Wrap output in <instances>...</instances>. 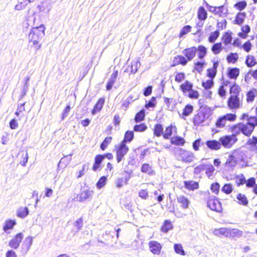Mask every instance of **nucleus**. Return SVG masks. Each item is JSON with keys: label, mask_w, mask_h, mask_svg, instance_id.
Returning a JSON list of instances; mask_svg holds the SVG:
<instances>
[{"label": "nucleus", "mask_w": 257, "mask_h": 257, "mask_svg": "<svg viewBox=\"0 0 257 257\" xmlns=\"http://www.w3.org/2000/svg\"><path fill=\"white\" fill-rule=\"evenodd\" d=\"M45 27L44 25L33 27L29 34V43H32L33 46L36 50L41 47V42L45 36Z\"/></svg>", "instance_id": "nucleus-1"}, {"label": "nucleus", "mask_w": 257, "mask_h": 257, "mask_svg": "<svg viewBox=\"0 0 257 257\" xmlns=\"http://www.w3.org/2000/svg\"><path fill=\"white\" fill-rule=\"evenodd\" d=\"M197 114L194 115L193 122L197 126L208 125V119L212 114L211 110L206 106L204 108H201Z\"/></svg>", "instance_id": "nucleus-2"}, {"label": "nucleus", "mask_w": 257, "mask_h": 257, "mask_svg": "<svg viewBox=\"0 0 257 257\" xmlns=\"http://www.w3.org/2000/svg\"><path fill=\"white\" fill-rule=\"evenodd\" d=\"M174 151L177 159L184 162L190 163L195 158L192 152L180 148H175Z\"/></svg>", "instance_id": "nucleus-3"}, {"label": "nucleus", "mask_w": 257, "mask_h": 257, "mask_svg": "<svg viewBox=\"0 0 257 257\" xmlns=\"http://www.w3.org/2000/svg\"><path fill=\"white\" fill-rule=\"evenodd\" d=\"M221 147L223 146L225 148L229 149L235 144L237 139L234 136L226 135L219 138Z\"/></svg>", "instance_id": "nucleus-4"}, {"label": "nucleus", "mask_w": 257, "mask_h": 257, "mask_svg": "<svg viewBox=\"0 0 257 257\" xmlns=\"http://www.w3.org/2000/svg\"><path fill=\"white\" fill-rule=\"evenodd\" d=\"M207 206L212 210L217 212H221L222 208L221 203L215 196H210L207 200Z\"/></svg>", "instance_id": "nucleus-5"}, {"label": "nucleus", "mask_w": 257, "mask_h": 257, "mask_svg": "<svg viewBox=\"0 0 257 257\" xmlns=\"http://www.w3.org/2000/svg\"><path fill=\"white\" fill-rule=\"evenodd\" d=\"M141 66V63L139 59L134 60L132 61L131 64L123 66L122 69L124 72L130 73L129 74H135Z\"/></svg>", "instance_id": "nucleus-6"}, {"label": "nucleus", "mask_w": 257, "mask_h": 257, "mask_svg": "<svg viewBox=\"0 0 257 257\" xmlns=\"http://www.w3.org/2000/svg\"><path fill=\"white\" fill-rule=\"evenodd\" d=\"M94 192L89 189L83 190L77 195V200L80 202L90 201L93 197Z\"/></svg>", "instance_id": "nucleus-7"}, {"label": "nucleus", "mask_w": 257, "mask_h": 257, "mask_svg": "<svg viewBox=\"0 0 257 257\" xmlns=\"http://www.w3.org/2000/svg\"><path fill=\"white\" fill-rule=\"evenodd\" d=\"M128 150L129 148L126 144H124V142H121L116 149V160L117 163L122 161Z\"/></svg>", "instance_id": "nucleus-8"}, {"label": "nucleus", "mask_w": 257, "mask_h": 257, "mask_svg": "<svg viewBox=\"0 0 257 257\" xmlns=\"http://www.w3.org/2000/svg\"><path fill=\"white\" fill-rule=\"evenodd\" d=\"M24 238V234L22 232L17 233L9 242V246L14 249L19 248Z\"/></svg>", "instance_id": "nucleus-9"}, {"label": "nucleus", "mask_w": 257, "mask_h": 257, "mask_svg": "<svg viewBox=\"0 0 257 257\" xmlns=\"http://www.w3.org/2000/svg\"><path fill=\"white\" fill-rule=\"evenodd\" d=\"M33 241V237L30 236L27 237L23 241L21 247V252L23 255H25L29 251Z\"/></svg>", "instance_id": "nucleus-10"}, {"label": "nucleus", "mask_w": 257, "mask_h": 257, "mask_svg": "<svg viewBox=\"0 0 257 257\" xmlns=\"http://www.w3.org/2000/svg\"><path fill=\"white\" fill-rule=\"evenodd\" d=\"M197 52V48L195 46L185 49L182 51V54L187 59L188 62L191 61L196 56Z\"/></svg>", "instance_id": "nucleus-11"}, {"label": "nucleus", "mask_w": 257, "mask_h": 257, "mask_svg": "<svg viewBox=\"0 0 257 257\" xmlns=\"http://www.w3.org/2000/svg\"><path fill=\"white\" fill-rule=\"evenodd\" d=\"M150 251L154 254L159 255L162 249L161 244L157 241H150L149 243Z\"/></svg>", "instance_id": "nucleus-12"}, {"label": "nucleus", "mask_w": 257, "mask_h": 257, "mask_svg": "<svg viewBox=\"0 0 257 257\" xmlns=\"http://www.w3.org/2000/svg\"><path fill=\"white\" fill-rule=\"evenodd\" d=\"M214 82L213 80L209 79L206 81H203L202 85L204 89L203 96H211L212 92L210 89L213 87Z\"/></svg>", "instance_id": "nucleus-13"}, {"label": "nucleus", "mask_w": 257, "mask_h": 257, "mask_svg": "<svg viewBox=\"0 0 257 257\" xmlns=\"http://www.w3.org/2000/svg\"><path fill=\"white\" fill-rule=\"evenodd\" d=\"M188 63V60L186 58L182 55H177L175 56L170 65L171 67H174L178 65H182L185 66Z\"/></svg>", "instance_id": "nucleus-14"}, {"label": "nucleus", "mask_w": 257, "mask_h": 257, "mask_svg": "<svg viewBox=\"0 0 257 257\" xmlns=\"http://www.w3.org/2000/svg\"><path fill=\"white\" fill-rule=\"evenodd\" d=\"M241 104L239 97H229L227 100L228 106L230 109H237Z\"/></svg>", "instance_id": "nucleus-15"}, {"label": "nucleus", "mask_w": 257, "mask_h": 257, "mask_svg": "<svg viewBox=\"0 0 257 257\" xmlns=\"http://www.w3.org/2000/svg\"><path fill=\"white\" fill-rule=\"evenodd\" d=\"M37 8L40 12L46 11V12L48 13L51 10L52 6L48 0H44L41 2L40 5H38Z\"/></svg>", "instance_id": "nucleus-16"}, {"label": "nucleus", "mask_w": 257, "mask_h": 257, "mask_svg": "<svg viewBox=\"0 0 257 257\" xmlns=\"http://www.w3.org/2000/svg\"><path fill=\"white\" fill-rule=\"evenodd\" d=\"M205 144L209 149L212 150H218L221 149V144L219 140H212L207 141Z\"/></svg>", "instance_id": "nucleus-17"}, {"label": "nucleus", "mask_w": 257, "mask_h": 257, "mask_svg": "<svg viewBox=\"0 0 257 257\" xmlns=\"http://www.w3.org/2000/svg\"><path fill=\"white\" fill-rule=\"evenodd\" d=\"M246 145L249 146L251 151L257 153V137L253 136L251 138L248 139Z\"/></svg>", "instance_id": "nucleus-18"}, {"label": "nucleus", "mask_w": 257, "mask_h": 257, "mask_svg": "<svg viewBox=\"0 0 257 257\" xmlns=\"http://www.w3.org/2000/svg\"><path fill=\"white\" fill-rule=\"evenodd\" d=\"M239 74V69L238 68H229L228 69L227 76L231 79H236Z\"/></svg>", "instance_id": "nucleus-19"}, {"label": "nucleus", "mask_w": 257, "mask_h": 257, "mask_svg": "<svg viewBox=\"0 0 257 257\" xmlns=\"http://www.w3.org/2000/svg\"><path fill=\"white\" fill-rule=\"evenodd\" d=\"M239 125H241V133L246 136H250L253 131V127L250 126L247 123L244 124L242 123H239Z\"/></svg>", "instance_id": "nucleus-20"}, {"label": "nucleus", "mask_w": 257, "mask_h": 257, "mask_svg": "<svg viewBox=\"0 0 257 257\" xmlns=\"http://www.w3.org/2000/svg\"><path fill=\"white\" fill-rule=\"evenodd\" d=\"M103 160L104 157L102 155H97L95 156L94 163L92 167V170L94 171H97V170L101 167V164Z\"/></svg>", "instance_id": "nucleus-21"}, {"label": "nucleus", "mask_w": 257, "mask_h": 257, "mask_svg": "<svg viewBox=\"0 0 257 257\" xmlns=\"http://www.w3.org/2000/svg\"><path fill=\"white\" fill-rule=\"evenodd\" d=\"M237 162L236 159L231 154L228 156L225 163V167L227 168L228 169L230 168L232 169L236 166Z\"/></svg>", "instance_id": "nucleus-22"}, {"label": "nucleus", "mask_w": 257, "mask_h": 257, "mask_svg": "<svg viewBox=\"0 0 257 257\" xmlns=\"http://www.w3.org/2000/svg\"><path fill=\"white\" fill-rule=\"evenodd\" d=\"M30 77L26 76L23 80V87L21 92V96H25L29 89Z\"/></svg>", "instance_id": "nucleus-23"}, {"label": "nucleus", "mask_w": 257, "mask_h": 257, "mask_svg": "<svg viewBox=\"0 0 257 257\" xmlns=\"http://www.w3.org/2000/svg\"><path fill=\"white\" fill-rule=\"evenodd\" d=\"M232 155L236 159L238 162L244 161L245 155L241 149L235 150L232 153Z\"/></svg>", "instance_id": "nucleus-24"}, {"label": "nucleus", "mask_w": 257, "mask_h": 257, "mask_svg": "<svg viewBox=\"0 0 257 257\" xmlns=\"http://www.w3.org/2000/svg\"><path fill=\"white\" fill-rule=\"evenodd\" d=\"M214 15H218L220 17H226L228 14V10L225 9L223 5L219 7H216Z\"/></svg>", "instance_id": "nucleus-25"}, {"label": "nucleus", "mask_w": 257, "mask_h": 257, "mask_svg": "<svg viewBox=\"0 0 257 257\" xmlns=\"http://www.w3.org/2000/svg\"><path fill=\"white\" fill-rule=\"evenodd\" d=\"M232 39V32L229 31L225 32L222 37V41L226 46L231 43Z\"/></svg>", "instance_id": "nucleus-26"}, {"label": "nucleus", "mask_w": 257, "mask_h": 257, "mask_svg": "<svg viewBox=\"0 0 257 257\" xmlns=\"http://www.w3.org/2000/svg\"><path fill=\"white\" fill-rule=\"evenodd\" d=\"M83 220L82 217L79 218L74 222V227L72 229V231L74 233H76L79 231L83 225Z\"/></svg>", "instance_id": "nucleus-27"}, {"label": "nucleus", "mask_w": 257, "mask_h": 257, "mask_svg": "<svg viewBox=\"0 0 257 257\" xmlns=\"http://www.w3.org/2000/svg\"><path fill=\"white\" fill-rule=\"evenodd\" d=\"M197 18L200 21H204L207 18V13L205 8L201 6L198 10Z\"/></svg>", "instance_id": "nucleus-28"}, {"label": "nucleus", "mask_w": 257, "mask_h": 257, "mask_svg": "<svg viewBox=\"0 0 257 257\" xmlns=\"http://www.w3.org/2000/svg\"><path fill=\"white\" fill-rule=\"evenodd\" d=\"M215 235L220 236L221 235L228 237V228L222 227L218 229H215L213 231Z\"/></svg>", "instance_id": "nucleus-29"}, {"label": "nucleus", "mask_w": 257, "mask_h": 257, "mask_svg": "<svg viewBox=\"0 0 257 257\" xmlns=\"http://www.w3.org/2000/svg\"><path fill=\"white\" fill-rule=\"evenodd\" d=\"M193 88V84L188 80L180 85V89L183 91L184 94L188 93Z\"/></svg>", "instance_id": "nucleus-30"}, {"label": "nucleus", "mask_w": 257, "mask_h": 257, "mask_svg": "<svg viewBox=\"0 0 257 257\" xmlns=\"http://www.w3.org/2000/svg\"><path fill=\"white\" fill-rule=\"evenodd\" d=\"M104 101L105 100L103 97H100L98 99L92 111V114H95L96 113L99 112L101 109L104 104Z\"/></svg>", "instance_id": "nucleus-31"}, {"label": "nucleus", "mask_w": 257, "mask_h": 257, "mask_svg": "<svg viewBox=\"0 0 257 257\" xmlns=\"http://www.w3.org/2000/svg\"><path fill=\"white\" fill-rule=\"evenodd\" d=\"M240 90V87L234 83L233 85L230 86V96H238Z\"/></svg>", "instance_id": "nucleus-32"}, {"label": "nucleus", "mask_w": 257, "mask_h": 257, "mask_svg": "<svg viewBox=\"0 0 257 257\" xmlns=\"http://www.w3.org/2000/svg\"><path fill=\"white\" fill-rule=\"evenodd\" d=\"M198 57L199 59H203L207 54V48L203 45H199L197 48Z\"/></svg>", "instance_id": "nucleus-33"}, {"label": "nucleus", "mask_w": 257, "mask_h": 257, "mask_svg": "<svg viewBox=\"0 0 257 257\" xmlns=\"http://www.w3.org/2000/svg\"><path fill=\"white\" fill-rule=\"evenodd\" d=\"M246 14L244 12H239L235 16L234 23L238 25H241L244 22Z\"/></svg>", "instance_id": "nucleus-34"}, {"label": "nucleus", "mask_w": 257, "mask_h": 257, "mask_svg": "<svg viewBox=\"0 0 257 257\" xmlns=\"http://www.w3.org/2000/svg\"><path fill=\"white\" fill-rule=\"evenodd\" d=\"M184 186L186 188L191 190L198 189L199 187L198 183L193 181H184Z\"/></svg>", "instance_id": "nucleus-35"}, {"label": "nucleus", "mask_w": 257, "mask_h": 257, "mask_svg": "<svg viewBox=\"0 0 257 257\" xmlns=\"http://www.w3.org/2000/svg\"><path fill=\"white\" fill-rule=\"evenodd\" d=\"M16 224V222L14 220H7L5 221L4 226H3V230L5 232H7L9 229H12L14 226Z\"/></svg>", "instance_id": "nucleus-36"}, {"label": "nucleus", "mask_w": 257, "mask_h": 257, "mask_svg": "<svg viewBox=\"0 0 257 257\" xmlns=\"http://www.w3.org/2000/svg\"><path fill=\"white\" fill-rule=\"evenodd\" d=\"M173 226L172 222L169 220L164 221L163 225L161 227V231L164 233H167L169 230L172 229Z\"/></svg>", "instance_id": "nucleus-37"}, {"label": "nucleus", "mask_w": 257, "mask_h": 257, "mask_svg": "<svg viewBox=\"0 0 257 257\" xmlns=\"http://www.w3.org/2000/svg\"><path fill=\"white\" fill-rule=\"evenodd\" d=\"M177 200L179 203L181 204V206L184 209L188 208L189 204L190 203L189 200L184 196H179L177 197Z\"/></svg>", "instance_id": "nucleus-38"}, {"label": "nucleus", "mask_w": 257, "mask_h": 257, "mask_svg": "<svg viewBox=\"0 0 257 257\" xmlns=\"http://www.w3.org/2000/svg\"><path fill=\"white\" fill-rule=\"evenodd\" d=\"M238 59V55L237 53H230L226 57V60L228 63H235Z\"/></svg>", "instance_id": "nucleus-39"}, {"label": "nucleus", "mask_w": 257, "mask_h": 257, "mask_svg": "<svg viewBox=\"0 0 257 257\" xmlns=\"http://www.w3.org/2000/svg\"><path fill=\"white\" fill-rule=\"evenodd\" d=\"M243 232L242 231L236 229L228 228V237H241L242 235Z\"/></svg>", "instance_id": "nucleus-40"}, {"label": "nucleus", "mask_w": 257, "mask_h": 257, "mask_svg": "<svg viewBox=\"0 0 257 257\" xmlns=\"http://www.w3.org/2000/svg\"><path fill=\"white\" fill-rule=\"evenodd\" d=\"M29 213L28 207H21L17 211V216L21 218H25Z\"/></svg>", "instance_id": "nucleus-41"}, {"label": "nucleus", "mask_w": 257, "mask_h": 257, "mask_svg": "<svg viewBox=\"0 0 257 257\" xmlns=\"http://www.w3.org/2000/svg\"><path fill=\"white\" fill-rule=\"evenodd\" d=\"M171 143L177 146H183L185 143V140L180 137H173L171 139Z\"/></svg>", "instance_id": "nucleus-42"}, {"label": "nucleus", "mask_w": 257, "mask_h": 257, "mask_svg": "<svg viewBox=\"0 0 257 257\" xmlns=\"http://www.w3.org/2000/svg\"><path fill=\"white\" fill-rule=\"evenodd\" d=\"M223 47L221 42L214 44L211 47V51L213 54L217 55L222 50Z\"/></svg>", "instance_id": "nucleus-43"}, {"label": "nucleus", "mask_w": 257, "mask_h": 257, "mask_svg": "<svg viewBox=\"0 0 257 257\" xmlns=\"http://www.w3.org/2000/svg\"><path fill=\"white\" fill-rule=\"evenodd\" d=\"M245 63L248 67L251 68L256 64V62L253 56L247 55L246 57Z\"/></svg>", "instance_id": "nucleus-44"}, {"label": "nucleus", "mask_w": 257, "mask_h": 257, "mask_svg": "<svg viewBox=\"0 0 257 257\" xmlns=\"http://www.w3.org/2000/svg\"><path fill=\"white\" fill-rule=\"evenodd\" d=\"M163 127L162 124L158 123L155 125L154 129V134L159 137L163 135Z\"/></svg>", "instance_id": "nucleus-45"}, {"label": "nucleus", "mask_w": 257, "mask_h": 257, "mask_svg": "<svg viewBox=\"0 0 257 257\" xmlns=\"http://www.w3.org/2000/svg\"><path fill=\"white\" fill-rule=\"evenodd\" d=\"M219 35L220 32L218 30H216L213 32H211L208 37V41L211 43H214L216 39L219 37Z\"/></svg>", "instance_id": "nucleus-46"}, {"label": "nucleus", "mask_w": 257, "mask_h": 257, "mask_svg": "<svg viewBox=\"0 0 257 257\" xmlns=\"http://www.w3.org/2000/svg\"><path fill=\"white\" fill-rule=\"evenodd\" d=\"M134 139V132L131 131H127L125 132L124 139L121 142H124L126 144V142H131Z\"/></svg>", "instance_id": "nucleus-47"}, {"label": "nucleus", "mask_w": 257, "mask_h": 257, "mask_svg": "<svg viewBox=\"0 0 257 257\" xmlns=\"http://www.w3.org/2000/svg\"><path fill=\"white\" fill-rule=\"evenodd\" d=\"M230 130L232 133V134L231 136H234L235 137H236V136L241 132V125H239V123L236 125H232L230 127Z\"/></svg>", "instance_id": "nucleus-48"}, {"label": "nucleus", "mask_w": 257, "mask_h": 257, "mask_svg": "<svg viewBox=\"0 0 257 257\" xmlns=\"http://www.w3.org/2000/svg\"><path fill=\"white\" fill-rule=\"evenodd\" d=\"M236 198L239 204L244 206H246L248 204V200L245 195L239 193L237 195Z\"/></svg>", "instance_id": "nucleus-49"}, {"label": "nucleus", "mask_w": 257, "mask_h": 257, "mask_svg": "<svg viewBox=\"0 0 257 257\" xmlns=\"http://www.w3.org/2000/svg\"><path fill=\"white\" fill-rule=\"evenodd\" d=\"M205 168H205V170L206 171H205L206 175H207V176L208 177H209V178L211 177L212 176L213 173L215 171L214 167H213V166L212 165L207 164V165H206Z\"/></svg>", "instance_id": "nucleus-50"}, {"label": "nucleus", "mask_w": 257, "mask_h": 257, "mask_svg": "<svg viewBox=\"0 0 257 257\" xmlns=\"http://www.w3.org/2000/svg\"><path fill=\"white\" fill-rule=\"evenodd\" d=\"M166 82L164 80H162L160 85H158V88L156 90V91L157 92V96H161V95L164 92V88L165 87Z\"/></svg>", "instance_id": "nucleus-51"}, {"label": "nucleus", "mask_w": 257, "mask_h": 257, "mask_svg": "<svg viewBox=\"0 0 257 257\" xmlns=\"http://www.w3.org/2000/svg\"><path fill=\"white\" fill-rule=\"evenodd\" d=\"M145 112L144 109L141 110L138 112L135 117V120L136 122H139L143 120L145 118Z\"/></svg>", "instance_id": "nucleus-52"}, {"label": "nucleus", "mask_w": 257, "mask_h": 257, "mask_svg": "<svg viewBox=\"0 0 257 257\" xmlns=\"http://www.w3.org/2000/svg\"><path fill=\"white\" fill-rule=\"evenodd\" d=\"M192 27L190 25H186L184 26L181 30L179 37L181 38L184 35L190 32L191 30Z\"/></svg>", "instance_id": "nucleus-53"}, {"label": "nucleus", "mask_w": 257, "mask_h": 257, "mask_svg": "<svg viewBox=\"0 0 257 257\" xmlns=\"http://www.w3.org/2000/svg\"><path fill=\"white\" fill-rule=\"evenodd\" d=\"M206 64L205 62L197 61L194 63V69L199 73H201Z\"/></svg>", "instance_id": "nucleus-54"}, {"label": "nucleus", "mask_w": 257, "mask_h": 257, "mask_svg": "<svg viewBox=\"0 0 257 257\" xmlns=\"http://www.w3.org/2000/svg\"><path fill=\"white\" fill-rule=\"evenodd\" d=\"M193 107L191 105L187 104L183 109L182 115L183 116L189 115L193 111Z\"/></svg>", "instance_id": "nucleus-55"}, {"label": "nucleus", "mask_w": 257, "mask_h": 257, "mask_svg": "<svg viewBox=\"0 0 257 257\" xmlns=\"http://www.w3.org/2000/svg\"><path fill=\"white\" fill-rule=\"evenodd\" d=\"M141 171L143 173H148L151 175L153 172V170L149 164L145 163L141 167Z\"/></svg>", "instance_id": "nucleus-56"}, {"label": "nucleus", "mask_w": 257, "mask_h": 257, "mask_svg": "<svg viewBox=\"0 0 257 257\" xmlns=\"http://www.w3.org/2000/svg\"><path fill=\"white\" fill-rule=\"evenodd\" d=\"M106 181L107 177L106 176H103L100 177L96 184L97 188L98 189L102 188L106 184Z\"/></svg>", "instance_id": "nucleus-57"}, {"label": "nucleus", "mask_w": 257, "mask_h": 257, "mask_svg": "<svg viewBox=\"0 0 257 257\" xmlns=\"http://www.w3.org/2000/svg\"><path fill=\"white\" fill-rule=\"evenodd\" d=\"M112 139V138L111 137H107L105 138L100 145V149L103 151L105 150L107 145L111 143Z\"/></svg>", "instance_id": "nucleus-58"}, {"label": "nucleus", "mask_w": 257, "mask_h": 257, "mask_svg": "<svg viewBox=\"0 0 257 257\" xmlns=\"http://www.w3.org/2000/svg\"><path fill=\"white\" fill-rule=\"evenodd\" d=\"M175 251L182 255H185V252L183 248V246L181 244H175L174 246Z\"/></svg>", "instance_id": "nucleus-59"}, {"label": "nucleus", "mask_w": 257, "mask_h": 257, "mask_svg": "<svg viewBox=\"0 0 257 257\" xmlns=\"http://www.w3.org/2000/svg\"><path fill=\"white\" fill-rule=\"evenodd\" d=\"M247 6L246 2L245 1H239L237 2L234 5V7L237 10L241 11L244 10Z\"/></svg>", "instance_id": "nucleus-60"}, {"label": "nucleus", "mask_w": 257, "mask_h": 257, "mask_svg": "<svg viewBox=\"0 0 257 257\" xmlns=\"http://www.w3.org/2000/svg\"><path fill=\"white\" fill-rule=\"evenodd\" d=\"M172 132L173 127L172 125H171L166 128L165 132L163 135L164 138L165 139H169V138L172 136Z\"/></svg>", "instance_id": "nucleus-61"}, {"label": "nucleus", "mask_w": 257, "mask_h": 257, "mask_svg": "<svg viewBox=\"0 0 257 257\" xmlns=\"http://www.w3.org/2000/svg\"><path fill=\"white\" fill-rule=\"evenodd\" d=\"M232 190V187L230 184H225L221 189V191L226 194L231 193Z\"/></svg>", "instance_id": "nucleus-62"}, {"label": "nucleus", "mask_w": 257, "mask_h": 257, "mask_svg": "<svg viewBox=\"0 0 257 257\" xmlns=\"http://www.w3.org/2000/svg\"><path fill=\"white\" fill-rule=\"evenodd\" d=\"M28 4V2H27L26 0H23V2H21L16 5L14 9L16 11L22 10L26 8Z\"/></svg>", "instance_id": "nucleus-63"}, {"label": "nucleus", "mask_w": 257, "mask_h": 257, "mask_svg": "<svg viewBox=\"0 0 257 257\" xmlns=\"http://www.w3.org/2000/svg\"><path fill=\"white\" fill-rule=\"evenodd\" d=\"M247 124L253 127L254 128L255 126L257 125V117L256 116H250L247 118Z\"/></svg>", "instance_id": "nucleus-64"}]
</instances>
